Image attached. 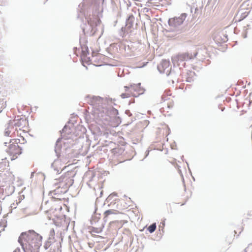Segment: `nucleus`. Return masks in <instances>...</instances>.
Here are the masks:
<instances>
[{
    "instance_id": "nucleus-1",
    "label": "nucleus",
    "mask_w": 252,
    "mask_h": 252,
    "mask_svg": "<svg viewBox=\"0 0 252 252\" xmlns=\"http://www.w3.org/2000/svg\"><path fill=\"white\" fill-rule=\"evenodd\" d=\"M42 237L33 230L22 233L19 238L25 252H39Z\"/></svg>"
},
{
    "instance_id": "nucleus-2",
    "label": "nucleus",
    "mask_w": 252,
    "mask_h": 252,
    "mask_svg": "<svg viewBox=\"0 0 252 252\" xmlns=\"http://www.w3.org/2000/svg\"><path fill=\"white\" fill-rule=\"evenodd\" d=\"M125 92L121 94V96L123 98H126L130 97L131 96L134 97L133 89L132 88V85H130L129 86H125Z\"/></svg>"
},
{
    "instance_id": "nucleus-3",
    "label": "nucleus",
    "mask_w": 252,
    "mask_h": 252,
    "mask_svg": "<svg viewBox=\"0 0 252 252\" xmlns=\"http://www.w3.org/2000/svg\"><path fill=\"white\" fill-rule=\"evenodd\" d=\"M170 62L167 60H163L159 65L158 66V69L159 71L161 73H164L167 70V72L168 71L170 68Z\"/></svg>"
},
{
    "instance_id": "nucleus-4",
    "label": "nucleus",
    "mask_w": 252,
    "mask_h": 252,
    "mask_svg": "<svg viewBox=\"0 0 252 252\" xmlns=\"http://www.w3.org/2000/svg\"><path fill=\"white\" fill-rule=\"evenodd\" d=\"M133 89L134 97H137L139 95L142 94L144 92V90L140 86V83L138 84L131 85Z\"/></svg>"
},
{
    "instance_id": "nucleus-5",
    "label": "nucleus",
    "mask_w": 252,
    "mask_h": 252,
    "mask_svg": "<svg viewBox=\"0 0 252 252\" xmlns=\"http://www.w3.org/2000/svg\"><path fill=\"white\" fill-rule=\"evenodd\" d=\"M183 19L182 17H176L170 19L169 20V24L171 26L177 27L183 23Z\"/></svg>"
},
{
    "instance_id": "nucleus-6",
    "label": "nucleus",
    "mask_w": 252,
    "mask_h": 252,
    "mask_svg": "<svg viewBox=\"0 0 252 252\" xmlns=\"http://www.w3.org/2000/svg\"><path fill=\"white\" fill-rule=\"evenodd\" d=\"M93 20L89 18L88 20V24L92 27L96 26L100 23V20L97 16H93Z\"/></svg>"
},
{
    "instance_id": "nucleus-7",
    "label": "nucleus",
    "mask_w": 252,
    "mask_h": 252,
    "mask_svg": "<svg viewBox=\"0 0 252 252\" xmlns=\"http://www.w3.org/2000/svg\"><path fill=\"white\" fill-rule=\"evenodd\" d=\"M189 58V55L186 53L179 54L176 57V59L178 61H184Z\"/></svg>"
},
{
    "instance_id": "nucleus-8",
    "label": "nucleus",
    "mask_w": 252,
    "mask_h": 252,
    "mask_svg": "<svg viewBox=\"0 0 252 252\" xmlns=\"http://www.w3.org/2000/svg\"><path fill=\"white\" fill-rule=\"evenodd\" d=\"M91 128L93 131V133L97 135H101L102 134V132L100 130V129L99 127L96 125H92Z\"/></svg>"
},
{
    "instance_id": "nucleus-9",
    "label": "nucleus",
    "mask_w": 252,
    "mask_h": 252,
    "mask_svg": "<svg viewBox=\"0 0 252 252\" xmlns=\"http://www.w3.org/2000/svg\"><path fill=\"white\" fill-rule=\"evenodd\" d=\"M27 124V121L25 119H20L16 124L15 125L19 127L20 129L24 128L22 125L25 126Z\"/></svg>"
},
{
    "instance_id": "nucleus-10",
    "label": "nucleus",
    "mask_w": 252,
    "mask_h": 252,
    "mask_svg": "<svg viewBox=\"0 0 252 252\" xmlns=\"http://www.w3.org/2000/svg\"><path fill=\"white\" fill-rule=\"evenodd\" d=\"M120 213L118 211L112 209V210H108L104 212V215H105V217H107L110 215H112V214L117 215V214H118Z\"/></svg>"
},
{
    "instance_id": "nucleus-11",
    "label": "nucleus",
    "mask_w": 252,
    "mask_h": 252,
    "mask_svg": "<svg viewBox=\"0 0 252 252\" xmlns=\"http://www.w3.org/2000/svg\"><path fill=\"white\" fill-rule=\"evenodd\" d=\"M156 227H157L156 223H154L148 227V230L150 233H152L155 231Z\"/></svg>"
},
{
    "instance_id": "nucleus-12",
    "label": "nucleus",
    "mask_w": 252,
    "mask_h": 252,
    "mask_svg": "<svg viewBox=\"0 0 252 252\" xmlns=\"http://www.w3.org/2000/svg\"><path fill=\"white\" fill-rule=\"evenodd\" d=\"M166 104L167 105L168 108H172L174 106V101L172 99H169L168 101L166 102Z\"/></svg>"
},
{
    "instance_id": "nucleus-13",
    "label": "nucleus",
    "mask_w": 252,
    "mask_h": 252,
    "mask_svg": "<svg viewBox=\"0 0 252 252\" xmlns=\"http://www.w3.org/2000/svg\"><path fill=\"white\" fill-rule=\"evenodd\" d=\"M101 57V56L99 55H98L96 56L95 57H94V62L95 63V65L96 66H100L101 65V63H97L95 61L96 59H99Z\"/></svg>"
},
{
    "instance_id": "nucleus-14",
    "label": "nucleus",
    "mask_w": 252,
    "mask_h": 252,
    "mask_svg": "<svg viewBox=\"0 0 252 252\" xmlns=\"http://www.w3.org/2000/svg\"><path fill=\"white\" fill-rule=\"evenodd\" d=\"M51 246V242H49V241H47L44 246V247L45 248V249H47L48 248L50 247V246Z\"/></svg>"
}]
</instances>
